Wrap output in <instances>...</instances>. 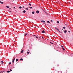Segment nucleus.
<instances>
[{
  "label": "nucleus",
  "instance_id": "1",
  "mask_svg": "<svg viewBox=\"0 0 73 73\" xmlns=\"http://www.w3.org/2000/svg\"><path fill=\"white\" fill-rule=\"evenodd\" d=\"M36 13H37V14H38V13H39V11H36Z\"/></svg>",
  "mask_w": 73,
  "mask_h": 73
},
{
  "label": "nucleus",
  "instance_id": "2",
  "mask_svg": "<svg viewBox=\"0 0 73 73\" xmlns=\"http://www.w3.org/2000/svg\"><path fill=\"white\" fill-rule=\"evenodd\" d=\"M55 29H56L58 31H60V30H59V29H58L57 27H55Z\"/></svg>",
  "mask_w": 73,
  "mask_h": 73
},
{
  "label": "nucleus",
  "instance_id": "3",
  "mask_svg": "<svg viewBox=\"0 0 73 73\" xmlns=\"http://www.w3.org/2000/svg\"><path fill=\"white\" fill-rule=\"evenodd\" d=\"M15 60V58H14V59H13V63L14 62V61Z\"/></svg>",
  "mask_w": 73,
  "mask_h": 73
},
{
  "label": "nucleus",
  "instance_id": "4",
  "mask_svg": "<svg viewBox=\"0 0 73 73\" xmlns=\"http://www.w3.org/2000/svg\"><path fill=\"white\" fill-rule=\"evenodd\" d=\"M1 64H3V61H1Z\"/></svg>",
  "mask_w": 73,
  "mask_h": 73
},
{
  "label": "nucleus",
  "instance_id": "5",
  "mask_svg": "<svg viewBox=\"0 0 73 73\" xmlns=\"http://www.w3.org/2000/svg\"><path fill=\"white\" fill-rule=\"evenodd\" d=\"M45 33V31H44V30H43L42 32V33Z\"/></svg>",
  "mask_w": 73,
  "mask_h": 73
},
{
  "label": "nucleus",
  "instance_id": "6",
  "mask_svg": "<svg viewBox=\"0 0 73 73\" xmlns=\"http://www.w3.org/2000/svg\"><path fill=\"white\" fill-rule=\"evenodd\" d=\"M41 22L42 23H45V21H41Z\"/></svg>",
  "mask_w": 73,
  "mask_h": 73
},
{
  "label": "nucleus",
  "instance_id": "7",
  "mask_svg": "<svg viewBox=\"0 0 73 73\" xmlns=\"http://www.w3.org/2000/svg\"><path fill=\"white\" fill-rule=\"evenodd\" d=\"M64 33H66L67 32V31L66 30H65L64 31Z\"/></svg>",
  "mask_w": 73,
  "mask_h": 73
},
{
  "label": "nucleus",
  "instance_id": "8",
  "mask_svg": "<svg viewBox=\"0 0 73 73\" xmlns=\"http://www.w3.org/2000/svg\"><path fill=\"white\" fill-rule=\"evenodd\" d=\"M33 36H35V37H36V38H38V37H37V36H35V35H33Z\"/></svg>",
  "mask_w": 73,
  "mask_h": 73
},
{
  "label": "nucleus",
  "instance_id": "9",
  "mask_svg": "<svg viewBox=\"0 0 73 73\" xmlns=\"http://www.w3.org/2000/svg\"><path fill=\"white\" fill-rule=\"evenodd\" d=\"M0 3L1 4H3V2H1V1H0Z\"/></svg>",
  "mask_w": 73,
  "mask_h": 73
},
{
  "label": "nucleus",
  "instance_id": "10",
  "mask_svg": "<svg viewBox=\"0 0 73 73\" xmlns=\"http://www.w3.org/2000/svg\"><path fill=\"white\" fill-rule=\"evenodd\" d=\"M6 8H9V7L8 6H6Z\"/></svg>",
  "mask_w": 73,
  "mask_h": 73
},
{
  "label": "nucleus",
  "instance_id": "11",
  "mask_svg": "<svg viewBox=\"0 0 73 73\" xmlns=\"http://www.w3.org/2000/svg\"><path fill=\"white\" fill-rule=\"evenodd\" d=\"M26 12V11H25V10H24L23 11V13H25Z\"/></svg>",
  "mask_w": 73,
  "mask_h": 73
},
{
  "label": "nucleus",
  "instance_id": "12",
  "mask_svg": "<svg viewBox=\"0 0 73 73\" xmlns=\"http://www.w3.org/2000/svg\"><path fill=\"white\" fill-rule=\"evenodd\" d=\"M27 34H28L27 33L25 34V36H27Z\"/></svg>",
  "mask_w": 73,
  "mask_h": 73
},
{
  "label": "nucleus",
  "instance_id": "13",
  "mask_svg": "<svg viewBox=\"0 0 73 73\" xmlns=\"http://www.w3.org/2000/svg\"><path fill=\"white\" fill-rule=\"evenodd\" d=\"M62 49L64 51V50H65V49H64V47H62Z\"/></svg>",
  "mask_w": 73,
  "mask_h": 73
},
{
  "label": "nucleus",
  "instance_id": "14",
  "mask_svg": "<svg viewBox=\"0 0 73 73\" xmlns=\"http://www.w3.org/2000/svg\"><path fill=\"white\" fill-rule=\"evenodd\" d=\"M7 73H9V72H11V71H7Z\"/></svg>",
  "mask_w": 73,
  "mask_h": 73
},
{
  "label": "nucleus",
  "instance_id": "15",
  "mask_svg": "<svg viewBox=\"0 0 73 73\" xmlns=\"http://www.w3.org/2000/svg\"><path fill=\"white\" fill-rule=\"evenodd\" d=\"M32 13L33 14H35V12L34 11L32 12Z\"/></svg>",
  "mask_w": 73,
  "mask_h": 73
},
{
  "label": "nucleus",
  "instance_id": "16",
  "mask_svg": "<svg viewBox=\"0 0 73 73\" xmlns=\"http://www.w3.org/2000/svg\"><path fill=\"white\" fill-rule=\"evenodd\" d=\"M23 52H24V50H22L21 51V53H23Z\"/></svg>",
  "mask_w": 73,
  "mask_h": 73
},
{
  "label": "nucleus",
  "instance_id": "17",
  "mask_svg": "<svg viewBox=\"0 0 73 73\" xmlns=\"http://www.w3.org/2000/svg\"><path fill=\"white\" fill-rule=\"evenodd\" d=\"M19 8H20V9H21L22 7H19Z\"/></svg>",
  "mask_w": 73,
  "mask_h": 73
},
{
  "label": "nucleus",
  "instance_id": "18",
  "mask_svg": "<svg viewBox=\"0 0 73 73\" xmlns=\"http://www.w3.org/2000/svg\"><path fill=\"white\" fill-rule=\"evenodd\" d=\"M20 60H22V61H23V59L22 58H21L20 59Z\"/></svg>",
  "mask_w": 73,
  "mask_h": 73
},
{
  "label": "nucleus",
  "instance_id": "19",
  "mask_svg": "<svg viewBox=\"0 0 73 73\" xmlns=\"http://www.w3.org/2000/svg\"><path fill=\"white\" fill-rule=\"evenodd\" d=\"M47 23H48V24H49V23H50V22H49V21H47Z\"/></svg>",
  "mask_w": 73,
  "mask_h": 73
},
{
  "label": "nucleus",
  "instance_id": "20",
  "mask_svg": "<svg viewBox=\"0 0 73 73\" xmlns=\"http://www.w3.org/2000/svg\"><path fill=\"white\" fill-rule=\"evenodd\" d=\"M29 8H30V9H32V7H29Z\"/></svg>",
  "mask_w": 73,
  "mask_h": 73
},
{
  "label": "nucleus",
  "instance_id": "21",
  "mask_svg": "<svg viewBox=\"0 0 73 73\" xmlns=\"http://www.w3.org/2000/svg\"><path fill=\"white\" fill-rule=\"evenodd\" d=\"M26 10H28V8H26Z\"/></svg>",
  "mask_w": 73,
  "mask_h": 73
},
{
  "label": "nucleus",
  "instance_id": "22",
  "mask_svg": "<svg viewBox=\"0 0 73 73\" xmlns=\"http://www.w3.org/2000/svg\"><path fill=\"white\" fill-rule=\"evenodd\" d=\"M16 61H17H17H18V59H17L16 60Z\"/></svg>",
  "mask_w": 73,
  "mask_h": 73
},
{
  "label": "nucleus",
  "instance_id": "23",
  "mask_svg": "<svg viewBox=\"0 0 73 73\" xmlns=\"http://www.w3.org/2000/svg\"><path fill=\"white\" fill-rule=\"evenodd\" d=\"M57 23L58 24V23H59V21H57Z\"/></svg>",
  "mask_w": 73,
  "mask_h": 73
},
{
  "label": "nucleus",
  "instance_id": "24",
  "mask_svg": "<svg viewBox=\"0 0 73 73\" xmlns=\"http://www.w3.org/2000/svg\"><path fill=\"white\" fill-rule=\"evenodd\" d=\"M63 29H65V28H66L65 27H63Z\"/></svg>",
  "mask_w": 73,
  "mask_h": 73
},
{
  "label": "nucleus",
  "instance_id": "25",
  "mask_svg": "<svg viewBox=\"0 0 73 73\" xmlns=\"http://www.w3.org/2000/svg\"><path fill=\"white\" fill-rule=\"evenodd\" d=\"M9 65H11V62H9Z\"/></svg>",
  "mask_w": 73,
  "mask_h": 73
},
{
  "label": "nucleus",
  "instance_id": "26",
  "mask_svg": "<svg viewBox=\"0 0 73 73\" xmlns=\"http://www.w3.org/2000/svg\"><path fill=\"white\" fill-rule=\"evenodd\" d=\"M29 4L30 6H31V3H29Z\"/></svg>",
  "mask_w": 73,
  "mask_h": 73
},
{
  "label": "nucleus",
  "instance_id": "27",
  "mask_svg": "<svg viewBox=\"0 0 73 73\" xmlns=\"http://www.w3.org/2000/svg\"><path fill=\"white\" fill-rule=\"evenodd\" d=\"M27 54H29V52H27Z\"/></svg>",
  "mask_w": 73,
  "mask_h": 73
},
{
  "label": "nucleus",
  "instance_id": "28",
  "mask_svg": "<svg viewBox=\"0 0 73 73\" xmlns=\"http://www.w3.org/2000/svg\"><path fill=\"white\" fill-rule=\"evenodd\" d=\"M8 11H9V12H12V11H9V10H8Z\"/></svg>",
  "mask_w": 73,
  "mask_h": 73
},
{
  "label": "nucleus",
  "instance_id": "29",
  "mask_svg": "<svg viewBox=\"0 0 73 73\" xmlns=\"http://www.w3.org/2000/svg\"><path fill=\"white\" fill-rule=\"evenodd\" d=\"M8 11H9V12H12V11H9V10H8Z\"/></svg>",
  "mask_w": 73,
  "mask_h": 73
},
{
  "label": "nucleus",
  "instance_id": "30",
  "mask_svg": "<svg viewBox=\"0 0 73 73\" xmlns=\"http://www.w3.org/2000/svg\"><path fill=\"white\" fill-rule=\"evenodd\" d=\"M59 32V33H61V32H60V30L59 31H58Z\"/></svg>",
  "mask_w": 73,
  "mask_h": 73
},
{
  "label": "nucleus",
  "instance_id": "31",
  "mask_svg": "<svg viewBox=\"0 0 73 73\" xmlns=\"http://www.w3.org/2000/svg\"><path fill=\"white\" fill-rule=\"evenodd\" d=\"M22 8H25V7L24 6H23Z\"/></svg>",
  "mask_w": 73,
  "mask_h": 73
},
{
  "label": "nucleus",
  "instance_id": "32",
  "mask_svg": "<svg viewBox=\"0 0 73 73\" xmlns=\"http://www.w3.org/2000/svg\"><path fill=\"white\" fill-rule=\"evenodd\" d=\"M50 43H51V44H53V43H52V42H50Z\"/></svg>",
  "mask_w": 73,
  "mask_h": 73
},
{
  "label": "nucleus",
  "instance_id": "33",
  "mask_svg": "<svg viewBox=\"0 0 73 73\" xmlns=\"http://www.w3.org/2000/svg\"><path fill=\"white\" fill-rule=\"evenodd\" d=\"M51 22H52H52H53V21L51 20Z\"/></svg>",
  "mask_w": 73,
  "mask_h": 73
},
{
  "label": "nucleus",
  "instance_id": "34",
  "mask_svg": "<svg viewBox=\"0 0 73 73\" xmlns=\"http://www.w3.org/2000/svg\"><path fill=\"white\" fill-rule=\"evenodd\" d=\"M10 70L11 71V72H12V70L11 69H10Z\"/></svg>",
  "mask_w": 73,
  "mask_h": 73
},
{
  "label": "nucleus",
  "instance_id": "35",
  "mask_svg": "<svg viewBox=\"0 0 73 73\" xmlns=\"http://www.w3.org/2000/svg\"><path fill=\"white\" fill-rule=\"evenodd\" d=\"M68 32H69V33H70V31H68Z\"/></svg>",
  "mask_w": 73,
  "mask_h": 73
},
{
  "label": "nucleus",
  "instance_id": "36",
  "mask_svg": "<svg viewBox=\"0 0 73 73\" xmlns=\"http://www.w3.org/2000/svg\"><path fill=\"white\" fill-rule=\"evenodd\" d=\"M61 47H64V46H61Z\"/></svg>",
  "mask_w": 73,
  "mask_h": 73
},
{
  "label": "nucleus",
  "instance_id": "37",
  "mask_svg": "<svg viewBox=\"0 0 73 73\" xmlns=\"http://www.w3.org/2000/svg\"><path fill=\"white\" fill-rule=\"evenodd\" d=\"M46 13V15H48V13Z\"/></svg>",
  "mask_w": 73,
  "mask_h": 73
},
{
  "label": "nucleus",
  "instance_id": "38",
  "mask_svg": "<svg viewBox=\"0 0 73 73\" xmlns=\"http://www.w3.org/2000/svg\"><path fill=\"white\" fill-rule=\"evenodd\" d=\"M42 38H44V37H43V36H42Z\"/></svg>",
  "mask_w": 73,
  "mask_h": 73
},
{
  "label": "nucleus",
  "instance_id": "39",
  "mask_svg": "<svg viewBox=\"0 0 73 73\" xmlns=\"http://www.w3.org/2000/svg\"><path fill=\"white\" fill-rule=\"evenodd\" d=\"M13 8H14V9H15V7H13Z\"/></svg>",
  "mask_w": 73,
  "mask_h": 73
},
{
  "label": "nucleus",
  "instance_id": "40",
  "mask_svg": "<svg viewBox=\"0 0 73 73\" xmlns=\"http://www.w3.org/2000/svg\"><path fill=\"white\" fill-rule=\"evenodd\" d=\"M11 9V8L9 9L10 10V9Z\"/></svg>",
  "mask_w": 73,
  "mask_h": 73
},
{
  "label": "nucleus",
  "instance_id": "41",
  "mask_svg": "<svg viewBox=\"0 0 73 73\" xmlns=\"http://www.w3.org/2000/svg\"><path fill=\"white\" fill-rule=\"evenodd\" d=\"M3 72H5V71H4Z\"/></svg>",
  "mask_w": 73,
  "mask_h": 73
},
{
  "label": "nucleus",
  "instance_id": "42",
  "mask_svg": "<svg viewBox=\"0 0 73 73\" xmlns=\"http://www.w3.org/2000/svg\"><path fill=\"white\" fill-rule=\"evenodd\" d=\"M62 30H63V29H62Z\"/></svg>",
  "mask_w": 73,
  "mask_h": 73
},
{
  "label": "nucleus",
  "instance_id": "43",
  "mask_svg": "<svg viewBox=\"0 0 73 73\" xmlns=\"http://www.w3.org/2000/svg\"><path fill=\"white\" fill-rule=\"evenodd\" d=\"M13 41H15L14 40Z\"/></svg>",
  "mask_w": 73,
  "mask_h": 73
},
{
  "label": "nucleus",
  "instance_id": "44",
  "mask_svg": "<svg viewBox=\"0 0 73 73\" xmlns=\"http://www.w3.org/2000/svg\"><path fill=\"white\" fill-rule=\"evenodd\" d=\"M13 41H15L14 40Z\"/></svg>",
  "mask_w": 73,
  "mask_h": 73
}]
</instances>
